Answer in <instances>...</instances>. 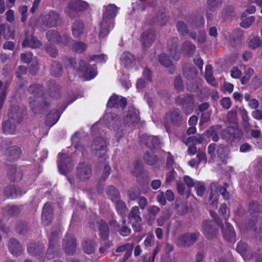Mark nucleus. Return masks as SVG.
Returning a JSON list of instances; mask_svg holds the SVG:
<instances>
[{
  "label": "nucleus",
  "instance_id": "nucleus-24",
  "mask_svg": "<svg viewBox=\"0 0 262 262\" xmlns=\"http://www.w3.org/2000/svg\"><path fill=\"white\" fill-rule=\"evenodd\" d=\"M126 99L125 98H121L116 95L112 96L107 102V106L111 108L121 107L123 108L126 106Z\"/></svg>",
  "mask_w": 262,
  "mask_h": 262
},
{
  "label": "nucleus",
  "instance_id": "nucleus-3",
  "mask_svg": "<svg viewBox=\"0 0 262 262\" xmlns=\"http://www.w3.org/2000/svg\"><path fill=\"white\" fill-rule=\"evenodd\" d=\"M92 152L97 158L105 161L108 156L107 152V142L106 139L102 137H97L94 140L91 147Z\"/></svg>",
  "mask_w": 262,
  "mask_h": 262
},
{
  "label": "nucleus",
  "instance_id": "nucleus-57",
  "mask_svg": "<svg viewBox=\"0 0 262 262\" xmlns=\"http://www.w3.org/2000/svg\"><path fill=\"white\" fill-rule=\"evenodd\" d=\"M203 135L201 134H196L195 136L189 137L186 139L185 143L188 144L192 143L193 144H201L204 141Z\"/></svg>",
  "mask_w": 262,
  "mask_h": 262
},
{
  "label": "nucleus",
  "instance_id": "nucleus-21",
  "mask_svg": "<svg viewBox=\"0 0 262 262\" xmlns=\"http://www.w3.org/2000/svg\"><path fill=\"white\" fill-rule=\"evenodd\" d=\"M228 187L229 185L226 183H225L223 186H221L216 182H213L210 184L209 188L211 193L218 191L224 199L228 200L230 198L229 193L227 191Z\"/></svg>",
  "mask_w": 262,
  "mask_h": 262
},
{
  "label": "nucleus",
  "instance_id": "nucleus-49",
  "mask_svg": "<svg viewBox=\"0 0 262 262\" xmlns=\"http://www.w3.org/2000/svg\"><path fill=\"white\" fill-rule=\"evenodd\" d=\"M144 162L149 165H155L157 161L158 157L152 151H147L143 157Z\"/></svg>",
  "mask_w": 262,
  "mask_h": 262
},
{
  "label": "nucleus",
  "instance_id": "nucleus-35",
  "mask_svg": "<svg viewBox=\"0 0 262 262\" xmlns=\"http://www.w3.org/2000/svg\"><path fill=\"white\" fill-rule=\"evenodd\" d=\"M60 115L59 111L57 110H52L48 115L46 121V125L47 126L51 127L54 125L58 120Z\"/></svg>",
  "mask_w": 262,
  "mask_h": 262
},
{
  "label": "nucleus",
  "instance_id": "nucleus-6",
  "mask_svg": "<svg viewBox=\"0 0 262 262\" xmlns=\"http://www.w3.org/2000/svg\"><path fill=\"white\" fill-rule=\"evenodd\" d=\"M58 236L59 232L58 231H54L51 233L49 238V247L47 253V257L48 259H52L60 255L58 245Z\"/></svg>",
  "mask_w": 262,
  "mask_h": 262
},
{
  "label": "nucleus",
  "instance_id": "nucleus-30",
  "mask_svg": "<svg viewBox=\"0 0 262 262\" xmlns=\"http://www.w3.org/2000/svg\"><path fill=\"white\" fill-rule=\"evenodd\" d=\"M84 24L81 20H76L72 26L73 36L75 38H79L84 33Z\"/></svg>",
  "mask_w": 262,
  "mask_h": 262
},
{
  "label": "nucleus",
  "instance_id": "nucleus-39",
  "mask_svg": "<svg viewBox=\"0 0 262 262\" xmlns=\"http://www.w3.org/2000/svg\"><path fill=\"white\" fill-rule=\"evenodd\" d=\"M115 202V209L117 212L122 219L124 218L125 214L127 211V208L125 203L119 199L116 200Z\"/></svg>",
  "mask_w": 262,
  "mask_h": 262
},
{
  "label": "nucleus",
  "instance_id": "nucleus-59",
  "mask_svg": "<svg viewBox=\"0 0 262 262\" xmlns=\"http://www.w3.org/2000/svg\"><path fill=\"white\" fill-rule=\"evenodd\" d=\"M208 9L211 11H215L221 7L222 0H207Z\"/></svg>",
  "mask_w": 262,
  "mask_h": 262
},
{
  "label": "nucleus",
  "instance_id": "nucleus-41",
  "mask_svg": "<svg viewBox=\"0 0 262 262\" xmlns=\"http://www.w3.org/2000/svg\"><path fill=\"white\" fill-rule=\"evenodd\" d=\"M82 247L85 253L92 254L95 250V242L93 239H85L82 242Z\"/></svg>",
  "mask_w": 262,
  "mask_h": 262
},
{
  "label": "nucleus",
  "instance_id": "nucleus-8",
  "mask_svg": "<svg viewBox=\"0 0 262 262\" xmlns=\"http://www.w3.org/2000/svg\"><path fill=\"white\" fill-rule=\"evenodd\" d=\"M57 164L59 171L64 174L71 170L74 167L73 160L64 154H59Z\"/></svg>",
  "mask_w": 262,
  "mask_h": 262
},
{
  "label": "nucleus",
  "instance_id": "nucleus-36",
  "mask_svg": "<svg viewBox=\"0 0 262 262\" xmlns=\"http://www.w3.org/2000/svg\"><path fill=\"white\" fill-rule=\"evenodd\" d=\"M16 124L9 119L3 123L2 128L5 134H14L16 131Z\"/></svg>",
  "mask_w": 262,
  "mask_h": 262
},
{
  "label": "nucleus",
  "instance_id": "nucleus-15",
  "mask_svg": "<svg viewBox=\"0 0 262 262\" xmlns=\"http://www.w3.org/2000/svg\"><path fill=\"white\" fill-rule=\"evenodd\" d=\"M21 60L25 63L32 62L30 67V72L32 75H35L38 71V60L34 57L31 52H26L20 55Z\"/></svg>",
  "mask_w": 262,
  "mask_h": 262
},
{
  "label": "nucleus",
  "instance_id": "nucleus-12",
  "mask_svg": "<svg viewBox=\"0 0 262 262\" xmlns=\"http://www.w3.org/2000/svg\"><path fill=\"white\" fill-rule=\"evenodd\" d=\"M216 224L221 227L223 237L228 242H232L235 241L236 233L233 227L229 223L226 222L224 225L222 222L216 220Z\"/></svg>",
  "mask_w": 262,
  "mask_h": 262
},
{
  "label": "nucleus",
  "instance_id": "nucleus-11",
  "mask_svg": "<svg viewBox=\"0 0 262 262\" xmlns=\"http://www.w3.org/2000/svg\"><path fill=\"white\" fill-rule=\"evenodd\" d=\"M91 166L85 163H80L76 168V176L81 181H86L92 176Z\"/></svg>",
  "mask_w": 262,
  "mask_h": 262
},
{
  "label": "nucleus",
  "instance_id": "nucleus-19",
  "mask_svg": "<svg viewBox=\"0 0 262 262\" xmlns=\"http://www.w3.org/2000/svg\"><path fill=\"white\" fill-rule=\"evenodd\" d=\"M178 43L179 39L177 37L171 38L167 42L169 55L176 60H178L181 56L180 52L178 48Z\"/></svg>",
  "mask_w": 262,
  "mask_h": 262
},
{
  "label": "nucleus",
  "instance_id": "nucleus-5",
  "mask_svg": "<svg viewBox=\"0 0 262 262\" xmlns=\"http://www.w3.org/2000/svg\"><path fill=\"white\" fill-rule=\"evenodd\" d=\"M164 119L167 122H169L176 127H180L185 122L181 111L177 108L169 110L165 115Z\"/></svg>",
  "mask_w": 262,
  "mask_h": 262
},
{
  "label": "nucleus",
  "instance_id": "nucleus-56",
  "mask_svg": "<svg viewBox=\"0 0 262 262\" xmlns=\"http://www.w3.org/2000/svg\"><path fill=\"white\" fill-rule=\"evenodd\" d=\"M87 48V45L83 42L77 41L72 46V50L76 53H81Z\"/></svg>",
  "mask_w": 262,
  "mask_h": 262
},
{
  "label": "nucleus",
  "instance_id": "nucleus-2",
  "mask_svg": "<svg viewBox=\"0 0 262 262\" xmlns=\"http://www.w3.org/2000/svg\"><path fill=\"white\" fill-rule=\"evenodd\" d=\"M89 4L82 0H70L68 2L64 11L66 14L72 18L79 16V13L88 9Z\"/></svg>",
  "mask_w": 262,
  "mask_h": 262
},
{
  "label": "nucleus",
  "instance_id": "nucleus-40",
  "mask_svg": "<svg viewBox=\"0 0 262 262\" xmlns=\"http://www.w3.org/2000/svg\"><path fill=\"white\" fill-rule=\"evenodd\" d=\"M183 75L188 81L194 80L197 76L198 73L195 68L191 66H187L183 69Z\"/></svg>",
  "mask_w": 262,
  "mask_h": 262
},
{
  "label": "nucleus",
  "instance_id": "nucleus-60",
  "mask_svg": "<svg viewBox=\"0 0 262 262\" xmlns=\"http://www.w3.org/2000/svg\"><path fill=\"white\" fill-rule=\"evenodd\" d=\"M70 37L66 33L61 34L59 33V37L58 38L57 44H59L62 47L68 46L70 42Z\"/></svg>",
  "mask_w": 262,
  "mask_h": 262
},
{
  "label": "nucleus",
  "instance_id": "nucleus-14",
  "mask_svg": "<svg viewBox=\"0 0 262 262\" xmlns=\"http://www.w3.org/2000/svg\"><path fill=\"white\" fill-rule=\"evenodd\" d=\"M139 112L135 108H129L125 113L123 122L125 124L130 126H134L139 121Z\"/></svg>",
  "mask_w": 262,
  "mask_h": 262
},
{
  "label": "nucleus",
  "instance_id": "nucleus-27",
  "mask_svg": "<svg viewBox=\"0 0 262 262\" xmlns=\"http://www.w3.org/2000/svg\"><path fill=\"white\" fill-rule=\"evenodd\" d=\"M8 174L10 180L13 182L20 181L23 177L22 170L20 168H17L15 165H12L9 167Z\"/></svg>",
  "mask_w": 262,
  "mask_h": 262
},
{
  "label": "nucleus",
  "instance_id": "nucleus-28",
  "mask_svg": "<svg viewBox=\"0 0 262 262\" xmlns=\"http://www.w3.org/2000/svg\"><path fill=\"white\" fill-rule=\"evenodd\" d=\"M222 128V126L220 124L211 126L205 132L204 135L207 138H211L214 142H217L220 139L219 133Z\"/></svg>",
  "mask_w": 262,
  "mask_h": 262
},
{
  "label": "nucleus",
  "instance_id": "nucleus-20",
  "mask_svg": "<svg viewBox=\"0 0 262 262\" xmlns=\"http://www.w3.org/2000/svg\"><path fill=\"white\" fill-rule=\"evenodd\" d=\"M105 123L108 128H113L115 130L119 129L121 125V120L117 115L114 113H109L104 116Z\"/></svg>",
  "mask_w": 262,
  "mask_h": 262
},
{
  "label": "nucleus",
  "instance_id": "nucleus-18",
  "mask_svg": "<svg viewBox=\"0 0 262 262\" xmlns=\"http://www.w3.org/2000/svg\"><path fill=\"white\" fill-rule=\"evenodd\" d=\"M24 111L17 105L12 106L8 113L9 119L18 124L23 119Z\"/></svg>",
  "mask_w": 262,
  "mask_h": 262
},
{
  "label": "nucleus",
  "instance_id": "nucleus-51",
  "mask_svg": "<svg viewBox=\"0 0 262 262\" xmlns=\"http://www.w3.org/2000/svg\"><path fill=\"white\" fill-rule=\"evenodd\" d=\"M135 60L134 56L129 52H124L122 54L121 61L126 67H129Z\"/></svg>",
  "mask_w": 262,
  "mask_h": 262
},
{
  "label": "nucleus",
  "instance_id": "nucleus-43",
  "mask_svg": "<svg viewBox=\"0 0 262 262\" xmlns=\"http://www.w3.org/2000/svg\"><path fill=\"white\" fill-rule=\"evenodd\" d=\"M216 153L219 160L223 163H226L228 158V152L225 147L223 145H220L216 149Z\"/></svg>",
  "mask_w": 262,
  "mask_h": 262
},
{
  "label": "nucleus",
  "instance_id": "nucleus-33",
  "mask_svg": "<svg viewBox=\"0 0 262 262\" xmlns=\"http://www.w3.org/2000/svg\"><path fill=\"white\" fill-rule=\"evenodd\" d=\"M45 249V246L42 243H36L31 242L28 245V252L33 256L39 255Z\"/></svg>",
  "mask_w": 262,
  "mask_h": 262
},
{
  "label": "nucleus",
  "instance_id": "nucleus-31",
  "mask_svg": "<svg viewBox=\"0 0 262 262\" xmlns=\"http://www.w3.org/2000/svg\"><path fill=\"white\" fill-rule=\"evenodd\" d=\"M168 20L167 13L165 9L161 8L159 10L156 16L154 18L153 24L160 26H164Z\"/></svg>",
  "mask_w": 262,
  "mask_h": 262
},
{
  "label": "nucleus",
  "instance_id": "nucleus-54",
  "mask_svg": "<svg viewBox=\"0 0 262 262\" xmlns=\"http://www.w3.org/2000/svg\"><path fill=\"white\" fill-rule=\"evenodd\" d=\"M190 24L192 28H197L202 26L204 24V20L201 15L192 17L189 20Z\"/></svg>",
  "mask_w": 262,
  "mask_h": 262
},
{
  "label": "nucleus",
  "instance_id": "nucleus-29",
  "mask_svg": "<svg viewBox=\"0 0 262 262\" xmlns=\"http://www.w3.org/2000/svg\"><path fill=\"white\" fill-rule=\"evenodd\" d=\"M249 226L254 229L256 238L262 241V217L257 218L255 221L254 220H250Z\"/></svg>",
  "mask_w": 262,
  "mask_h": 262
},
{
  "label": "nucleus",
  "instance_id": "nucleus-23",
  "mask_svg": "<svg viewBox=\"0 0 262 262\" xmlns=\"http://www.w3.org/2000/svg\"><path fill=\"white\" fill-rule=\"evenodd\" d=\"M4 194L7 198L16 199L21 195L20 188L15 185H8L4 188Z\"/></svg>",
  "mask_w": 262,
  "mask_h": 262
},
{
  "label": "nucleus",
  "instance_id": "nucleus-62",
  "mask_svg": "<svg viewBox=\"0 0 262 262\" xmlns=\"http://www.w3.org/2000/svg\"><path fill=\"white\" fill-rule=\"evenodd\" d=\"M155 238L152 234H148L144 241V246L145 249H148L154 246Z\"/></svg>",
  "mask_w": 262,
  "mask_h": 262
},
{
  "label": "nucleus",
  "instance_id": "nucleus-42",
  "mask_svg": "<svg viewBox=\"0 0 262 262\" xmlns=\"http://www.w3.org/2000/svg\"><path fill=\"white\" fill-rule=\"evenodd\" d=\"M202 80L200 79L191 80L186 82V88L188 91L190 92H195L202 85Z\"/></svg>",
  "mask_w": 262,
  "mask_h": 262
},
{
  "label": "nucleus",
  "instance_id": "nucleus-58",
  "mask_svg": "<svg viewBox=\"0 0 262 262\" xmlns=\"http://www.w3.org/2000/svg\"><path fill=\"white\" fill-rule=\"evenodd\" d=\"M71 140L72 144L76 150L80 151H82L84 150V146L79 141V139L77 135L75 134L73 135L71 138Z\"/></svg>",
  "mask_w": 262,
  "mask_h": 262
},
{
  "label": "nucleus",
  "instance_id": "nucleus-22",
  "mask_svg": "<svg viewBox=\"0 0 262 262\" xmlns=\"http://www.w3.org/2000/svg\"><path fill=\"white\" fill-rule=\"evenodd\" d=\"M41 42L37 38L32 34H29L28 31L26 32L25 38L22 43L23 47H29L31 48H37L40 47Z\"/></svg>",
  "mask_w": 262,
  "mask_h": 262
},
{
  "label": "nucleus",
  "instance_id": "nucleus-50",
  "mask_svg": "<svg viewBox=\"0 0 262 262\" xmlns=\"http://www.w3.org/2000/svg\"><path fill=\"white\" fill-rule=\"evenodd\" d=\"M128 218H132L136 222H141L142 217L141 216V212L139 207L137 206H133L131 208Z\"/></svg>",
  "mask_w": 262,
  "mask_h": 262
},
{
  "label": "nucleus",
  "instance_id": "nucleus-10",
  "mask_svg": "<svg viewBox=\"0 0 262 262\" xmlns=\"http://www.w3.org/2000/svg\"><path fill=\"white\" fill-rule=\"evenodd\" d=\"M62 245L67 254L72 255L75 253L77 244L76 239L72 234L67 233L63 238Z\"/></svg>",
  "mask_w": 262,
  "mask_h": 262
},
{
  "label": "nucleus",
  "instance_id": "nucleus-64",
  "mask_svg": "<svg viewBox=\"0 0 262 262\" xmlns=\"http://www.w3.org/2000/svg\"><path fill=\"white\" fill-rule=\"evenodd\" d=\"M261 43V40L259 37L255 36L249 39L248 42L249 47L252 49H255L258 48Z\"/></svg>",
  "mask_w": 262,
  "mask_h": 262
},
{
  "label": "nucleus",
  "instance_id": "nucleus-46",
  "mask_svg": "<svg viewBox=\"0 0 262 262\" xmlns=\"http://www.w3.org/2000/svg\"><path fill=\"white\" fill-rule=\"evenodd\" d=\"M50 72L51 75L54 77L60 76L62 73L61 65L56 61H52Z\"/></svg>",
  "mask_w": 262,
  "mask_h": 262
},
{
  "label": "nucleus",
  "instance_id": "nucleus-26",
  "mask_svg": "<svg viewBox=\"0 0 262 262\" xmlns=\"http://www.w3.org/2000/svg\"><path fill=\"white\" fill-rule=\"evenodd\" d=\"M9 252L13 255L18 256L23 252V248L20 243L15 238H10L8 243Z\"/></svg>",
  "mask_w": 262,
  "mask_h": 262
},
{
  "label": "nucleus",
  "instance_id": "nucleus-63",
  "mask_svg": "<svg viewBox=\"0 0 262 262\" xmlns=\"http://www.w3.org/2000/svg\"><path fill=\"white\" fill-rule=\"evenodd\" d=\"M177 28L179 32L182 35H186L188 33V29L187 28L186 24L182 21H178L177 24Z\"/></svg>",
  "mask_w": 262,
  "mask_h": 262
},
{
  "label": "nucleus",
  "instance_id": "nucleus-45",
  "mask_svg": "<svg viewBox=\"0 0 262 262\" xmlns=\"http://www.w3.org/2000/svg\"><path fill=\"white\" fill-rule=\"evenodd\" d=\"M106 193L112 202H115L116 200L120 198V193L117 189L114 186L110 185L107 186Z\"/></svg>",
  "mask_w": 262,
  "mask_h": 262
},
{
  "label": "nucleus",
  "instance_id": "nucleus-9",
  "mask_svg": "<svg viewBox=\"0 0 262 262\" xmlns=\"http://www.w3.org/2000/svg\"><path fill=\"white\" fill-rule=\"evenodd\" d=\"M83 75L85 80H91L97 75L96 67L95 65L90 66L83 60L79 62V68L77 69Z\"/></svg>",
  "mask_w": 262,
  "mask_h": 262
},
{
  "label": "nucleus",
  "instance_id": "nucleus-16",
  "mask_svg": "<svg viewBox=\"0 0 262 262\" xmlns=\"http://www.w3.org/2000/svg\"><path fill=\"white\" fill-rule=\"evenodd\" d=\"M110 225L122 236H128L131 233V229L126 225V220L125 218L122 219V224L113 220L110 222Z\"/></svg>",
  "mask_w": 262,
  "mask_h": 262
},
{
  "label": "nucleus",
  "instance_id": "nucleus-47",
  "mask_svg": "<svg viewBox=\"0 0 262 262\" xmlns=\"http://www.w3.org/2000/svg\"><path fill=\"white\" fill-rule=\"evenodd\" d=\"M205 78L207 81L214 86H216L217 84L215 81V78L213 76L212 71V66L210 64L206 66L205 69Z\"/></svg>",
  "mask_w": 262,
  "mask_h": 262
},
{
  "label": "nucleus",
  "instance_id": "nucleus-7",
  "mask_svg": "<svg viewBox=\"0 0 262 262\" xmlns=\"http://www.w3.org/2000/svg\"><path fill=\"white\" fill-rule=\"evenodd\" d=\"M200 236L199 232L186 233L178 237L177 243L179 246L188 247L193 245Z\"/></svg>",
  "mask_w": 262,
  "mask_h": 262
},
{
  "label": "nucleus",
  "instance_id": "nucleus-37",
  "mask_svg": "<svg viewBox=\"0 0 262 262\" xmlns=\"http://www.w3.org/2000/svg\"><path fill=\"white\" fill-rule=\"evenodd\" d=\"M98 224L101 238L104 241L107 240L108 238L110 232L107 223L105 221L101 220Z\"/></svg>",
  "mask_w": 262,
  "mask_h": 262
},
{
  "label": "nucleus",
  "instance_id": "nucleus-55",
  "mask_svg": "<svg viewBox=\"0 0 262 262\" xmlns=\"http://www.w3.org/2000/svg\"><path fill=\"white\" fill-rule=\"evenodd\" d=\"M28 91L31 94L37 95L38 97L43 96L42 87L39 84H32L30 85L28 88Z\"/></svg>",
  "mask_w": 262,
  "mask_h": 262
},
{
  "label": "nucleus",
  "instance_id": "nucleus-38",
  "mask_svg": "<svg viewBox=\"0 0 262 262\" xmlns=\"http://www.w3.org/2000/svg\"><path fill=\"white\" fill-rule=\"evenodd\" d=\"M21 153L20 149L17 146H11L9 147L6 152L9 160H14L19 158Z\"/></svg>",
  "mask_w": 262,
  "mask_h": 262
},
{
  "label": "nucleus",
  "instance_id": "nucleus-34",
  "mask_svg": "<svg viewBox=\"0 0 262 262\" xmlns=\"http://www.w3.org/2000/svg\"><path fill=\"white\" fill-rule=\"evenodd\" d=\"M147 210L149 215V219L147 223L149 226H151L155 220L157 215L160 212V208L156 205H150L148 206Z\"/></svg>",
  "mask_w": 262,
  "mask_h": 262
},
{
  "label": "nucleus",
  "instance_id": "nucleus-52",
  "mask_svg": "<svg viewBox=\"0 0 262 262\" xmlns=\"http://www.w3.org/2000/svg\"><path fill=\"white\" fill-rule=\"evenodd\" d=\"M50 95L51 97L57 98L59 96V88L53 81H51L48 83Z\"/></svg>",
  "mask_w": 262,
  "mask_h": 262
},
{
  "label": "nucleus",
  "instance_id": "nucleus-1",
  "mask_svg": "<svg viewBox=\"0 0 262 262\" xmlns=\"http://www.w3.org/2000/svg\"><path fill=\"white\" fill-rule=\"evenodd\" d=\"M118 13V8L114 4H109L103 7L102 20L100 24L99 37L103 38L114 28V19Z\"/></svg>",
  "mask_w": 262,
  "mask_h": 262
},
{
  "label": "nucleus",
  "instance_id": "nucleus-13",
  "mask_svg": "<svg viewBox=\"0 0 262 262\" xmlns=\"http://www.w3.org/2000/svg\"><path fill=\"white\" fill-rule=\"evenodd\" d=\"M176 101L177 104H182L183 112L186 115L190 114L193 112L194 100L191 96L187 95L184 97H178Z\"/></svg>",
  "mask_w": 262,
  "mask_h": 262
},
{
  "label": "nucleus",
  "instance_id": "nucleus-48",
  "mask_svg": "<svg viewBox=\"0 0 262 262\" xmlns=\"http://www.w3.org/2000/svg\"><path fill=\"white\" fill-rule=\"evenodd\" d=\"M4 212L5 214L10 216H13L20 213L19 207L15 205H7L4 208Z\"/></svg>",
  "mask_w": 262,
  "mask_h": 262
},
{
  "label": "nucleus",
  "instance_id": "nucleus-32",
  "mask_svg": "<svg viewBox=\"0 0 262 262\" xmlns=\"http://www.w3.org/2000/svg\"><path fill=\"white\" fill-rule=\"evenodd\" d=\"M155 32L152 30H148L142 33V42L144 48H147L154 41Z\"/></svg>",
  "mask_w": 262,
  "mask_h": 262
},
{
  "label": "nucleus",
  "instance_id": "nucleus-4",
  "mask_svg": "<svg viewBox=\"0 0 262 262\" xmlns=\"http://www.w3.org/2000/svg\"><path fill=\"white\" fill-rule=\"evenodd\" d=\"M61 23L59 14L54 11H50L48 14L42 16L40 28L43 30L49 28L57 27Z\"/></svg>",
  "mask_w": 262,
  "mask_h": 262
},
{
  "label": "nucleus",
  "instance_id": "nucleus-53",
  "mask_svg": "<svg viewBox=\"0 0 262 262\" xmlns=\"http://www.w3.org/2000/svg\"><path fill=\"white\" fill-rule=\"evenodd\" d=\"M59 37V32L56 30H50L46 33V38L48 41L52 43H55L57 44Z\"/></svg>",
  "mask_w": 262,
  "mask_h": 262
},
{
  "label": "nucleus",
  "instance_id": "nucleus-61",
  "mask_svg": "<svg viewBox=\"0 0 262 262\" xmlns=\"http://www.w3.org/2000/svg\"><path fill=\"white\" fill-rule=\"evenodd\" d=\"M227 120L230 123L236 124L238 121L236 111L232 109L227 115Z\"/></svg>",
  "mask_w": 262,
  "mask_h": 262
},
{
  "label": "nucleus",
  "instance_id": "nucleus-25",
  "mask_svg": "<svg viewBox=\"0 0 262 262\" xmlns=\"http://www.w3.org/2000/svg\"><path fill=\"white\" fill-rule=\"evenodd\" d=\"M53 209L48 203H46L42 208L41 220L45 226L49 225L52 220Z\"/></svg>",
  "mask_w": 262,
  "mask_h": 262
},
{
  "label": "nucleus",
  "instance_id": "nucleus-17",
  "mask_svg": "<svg viewBox=\"0 0 262 262\" xmlns=\"http://www.w3.org/2000/svg\"><path fill=\"white\" fill-rule=\"evenodd\" d=\"M202 228L203 233L208 239L215 238L219 233V230L213 227L212 221H204L202 223Z\"/></svg>",
  "mask_w": 262,
  "mask_h": 262
},
{
  "label": "nucleus",
  "instance_id": "nucleus-44",
  "mask_svg": "<svg viewBox=\"0 0 262 262\" xmlns=\"http://www.w3.org/2000/svg\"><path fill=\"white\" fill-rule=\"evenodd\" d=\"M195 46L189 41H184L182 45V51L189 56H192L195 51Z\"/></svg>",
  "mask_w": 262,
  "mask_h": 262
}]
</instances>
